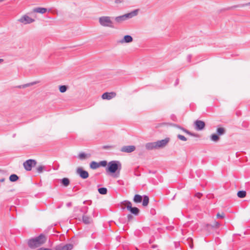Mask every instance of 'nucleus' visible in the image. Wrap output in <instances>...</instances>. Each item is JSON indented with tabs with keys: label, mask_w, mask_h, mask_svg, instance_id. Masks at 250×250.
Wrapping results in <instances>:
<instances>
[{
	"label": "nucleus",
	"mask_w": 250,
	"mask_h": 250,
	"mask_svg": "<svg viewBox=\"0 0 250 250\" xmlns=\"http://www.w3.org/2000/svg\"><path fill=\"white\" fill-rule=\"evenodd\" d=\"M46 241V237L45 235L43 234H41L38 237L28 240L27 244L30 248L34 249L44 244Z\"/></svg>",
	"instance_id": "nucleus-1"
},
{
	"label": "nucleus",
	"mask_w": 250,
	"mask_h": 250,
	"mask_svg": "<svg viewBox=\"0 0 250 250\" xmlns=\"http://www.w3.org/2000/svg\"><path fill=\"white\" fill-rule=\"evenodd\" d=\"M169 141V138H166L165 139L157 141L156 142L147 143L146 144L145 147L148 150L163 148L167 146Z\"/></svg>",
	"instance_id": "nucleus-2"
},
{
	"label": "nucleus",
	"mask_w": 250,
	"mask_h": 250,
	"mask_svg": "<svg viewBox=\"0 0 250 250\" xmlns=\"http://www.w3.org/2000/svg\"><path fill=\"white\" fill-rule=\"evenodd\" d=\"M122 165L119 161H112L108 163L106 170L107 172L110 173H115L117 172V174H116V177H118Z\"/></svg>",
	"instance_id": "nucleus-3"
},
{
	"label": "nucleus",
	"mask_w": 250,
	"mask_h": 250,
	"mask_svg": "<svg viewBox=\"0 0 250 250\" xmlns=\"http://www.w3.org/2000/svg\"><path fill=\"white\" fill-rule=\"evenodd\" d=\"M138 9L134 10L130 13L116 17L115 18V20L117 22L120 23L127 19H131L132 17L137 16L138 13Z\"/></svg>",
	"instance_id": "nucleus-4"
},
{
	"label": "nucleus",
	"mask_w": 250,
	"mask_h": 250,
	"mask_svg": "<svg viewBox=\"0 0 250 250\" xmlns=\"http://www.w3.org/2000/svg\"><path fill=\"white\" fill-rule=\"evenodd\" d=\"M99 22L103 26L114 28L113 22L111 20V18L108 16H103L99 18Z\"/></svg>",
	"instance_id": "nucleus-5"
},
{
	"label": "nucleus",
	"mask_w": 250,
	"mask_h": 250,
	"mask_svg": "<svg viewBox=\"0 0 250 250\" xmlns=\"http://www.w3.org/2000/svg\"><path fill=\"white\" fill-rule=\"evenodd\" d=\"M126 206L125 208H126V209L129 211L133 215L137 216L140 212L139 209L137 207H132V203L130 202H126Z\"/></svg>",
	"instance_id": "nucleus-6"
},
{
	"label": "nucleus",
	"mask_w": 250,
	"mask_h": 250,
	"mask_svg": "<svg viewBox=\"0 0 250 250\" xmlns=\"http://www.w3.org/2000/svg\"><path fill=\"white\" fill-rule=\"evenodd\" d=\"M37 162L35 160L29 159L24 162L23 164L24 168L27 171H30L32 167L36 166Z\"/></svg>",
	"instance_id": "nucleus-7"
},
{
	"label": "nucleus",
	"mask_w": 250,
	"mask_h": 250,
	"mask_svg": "<svg viewBox=\"0 0 250 250\" xmlns=\"http://www.w3.org/2000/svg\"><path fill=\"white\" fill-rule=\"evenodd\" d=\"M76 173L80 176L81 178L83 179H85L89 176L88 172L87 171L83 170V168L80 167L77 168Z\"/></svg>",
	"instance_id": "nucleus-8"
},
{
	"label": "nucleus",
	"mask_w": 250,
	"mask_h": 250,
	"mask_svg": "<svg viewBox=\"0 0 250 250\" xmlns=\"http://www.w3.org/2000/svg\"><path fill=\"white\" fill-rule=\"evenodd\" d=\"M18 21L24 24H26L32 23L35 21V20L29 17L28 16L24 15L22 16L20 19H19Z\"/></svg>",
	"instance_id": "nucleus-9"
},
{
	"label": "nucleus",
	"mask_w": 250,
	"mask_h": 250,
	"mask_svg": "<svg viewBox=\"0 0 250 250\" xmlns=\"http://www.w3.org/2000/svg\"><path fill=\"white\" fill-rule=\"evenodd\" d=\"M73 248V245L71 244H67L64 245H58L55 248V250H71Z\"/></svg>",
	"instance_id": "nucleus-10"
},
{
	"label": "nucleus",
	"mask_w": 250,
	"mask_h": 250,
	"mask_svg": "<svg viewBox=\"0 0 250 250\" xmlns=\"http://www.w3.org/2000/svg\"><path fill=\"white\" fill-rule=\"evenodd\" d=\"M194 125L195 126V129L197 130H202L205 127V123L204 122L201 120H196L194 122Z\"/></svg>",
	"instance_id": "nucleus-11"
},
{
	"label": "nucleus",
	"mask_w": 250,
	"mask_h": 250,
	"mask_svg": "<svg viewBox=\"0 0 250 250\" xmlns=\"http://www.w3.org/2000/svg\"><path fill=\"white\" fill-rule=\"evenodd\" d=\"M116 94L114 92H105L104 94H103L102 98H103V99L109 100L114 98L116 96Z\"/></svg>",
	"instance_id": "nucleus-12"
},
{
	"label": "nucleus",
	"mask_w": 250,
	"mask_h": 250,
	"mask_svg": "<svg viewBox=\"0 0 250 250\" xmlns=\"http://www.w3.org/2000/svg\"><path fill=\"white\" fill-rule=\"evenodd\" d=\"M135 150V146H124L122 147L121 151L124 152L130 153Z\"/></svg>",
	"instance_id": "nucleus-13"
},
{
	"label": "nucleus",
	"mask_w": 250,
	"mask_h": 250,
	"mask_svg": "<svg viewBox=\"0 0 250 250\" xmlns=\"http://www.w3.org/2000/svg\"><path fill=\"white\" fill-rule=\"evenodd\" d=\"M133 41V38L130 35H125L124 38L118 41L120 43H130Z\"/></svg>",
	"instance_id": "nucleus-14"
},
{
	"label": "nucleus",
	"mask_w": 250,
	"mask_h": 250,
	"mask_svg": "<svg viewBox=\"0 0 250 250\" xmlns=\"http://www.w3.org/2000/svg\"><path fill=\"white\" fill-rule=\"evenodd\" d=\"M33 11L34 12L44 14L47 12V9L43 7H37L34 8Z\"/></svg>",
	"instance_id": "nucleus-15"
},
{
	"label": "nucleus",
	"mask_w": 250,
	"mask_h": 250,
	"mask_svg": "<svg viewBox=\"0 0 250 250\" xmlns=\"http://www.w3.org/2000/svg\"><path fill=\"white\" fill-rule=\"evenodd\" d=\"M143 200V196L139 194H135L133 198V201L135 203H140Z\"/></svg>",
	"instance_id": "nucleus-16"
},
{
	"label": "nucleus",
	"mask_w": 250,
	"mask_h": 250,
	"mask_svg": "<svg viewBox=\"0 0 250 250\" xmlns=\"http://www.w3.org/2000/svg\"><path fill=\"white\" fill-rule=\"evenodd\" d=\"M60 181L61 183L64 187H67L70 184V180L67 178H63Z\"/></svg>",
	"instance_id": "nucleus-17"
},
{
	"label": "nucleus",
	"mask_w": 250,
	"mask_h": 250,
	"mask_svg": "<svg viewBox=\"0 0 250 250\" xmlns=\"http://www.w3.org/2000/svg\"><path fill=\"white\" fill-rule=\"evenodd\" d=\"M83 221L85 224H89L92 222V219L90 217L83 215Z\"/></svg>",
	"instance_id": "nucleus-18"
},
{
	"label": "nucleus",
	"mask_w": 250,
	"mask_h": 250,
	"mask_svg": "<svg viewBox=\"0 0 250 250\" xmlns=\"http://www.w3.org/2000/svg\"><path fill=\"white\" fill-rule=\"evenodd\" d=\"M143 203L142 205L144 207H146L148 205L149 203V198L147 195H144L143 196Z\"/></svg>",
	"instance_id": "nucleus-19"
},
{
	"label": "nucleus",
	"mask_w": 250,
	"mask_h": 250,
	"mask_svg": "<svg viewBox=\"0 0 250 250\" xmlns=\"http://www.w3.org/2000/svg\"><path fill=\"white\" fill-rule=\"evenodd\" d=\"M217 133L218 135H223L226 133V129L222 127H218L216 130Z\"/></svg>",
	"instance_id": "nucleus-20"
},
{
	"label": "nucleus",
	"mask_w": 250,
	"mask_h": 250,
	"mask_svg": "<svg viewBox=\"0 0 250 250\" xmlns=\"http://www.w3.org/2000/svg\"><path fill=\"white\" fill-rule=\"evenodd\" d=\"M100 167V165H99V163H97L95 161H92L90 164V167L91 169H95Z\"/></svg>",
	"instance_id": "nucleus-21"
},
{
	"label": "nucleus",
	"mask_w": 250,
	"mask_h": 250,
	"mask_svg": "<svg viewBox=\"0 0 250 250\" xmlns=\"http://www.w3.org/2000/svg\"><path fill=\"white\" fill-rule=\"evenodd\" d=\"M37 83V82H32V83H27L24 84L23 85H19V86H18V87L20 88H25V87H27L33 85L34 84H35Z\"/></svg>",
	"instance_id": "nucleus-22"
},
{
	"label": "nucleus",
	"mask_w": 250,
	"mask_h": 250,
	"mask_svg": "<svg viewBox=\"0 0 250 250\" xmlns=\"http://www.w3.org/2000/svg\"><path fill=\"white\" fill-rule=\"evenodd\" d=\"M210 139L212 141H214V142H218L219 139H220V138L219 137V135H217L216 134H212L211 136H210Z\"/></svg>",
	"instance_id": "nucleus-23"
},
{
	"label": "nucleus",
	"mask_w": 250,
	"mask_h": 250,
	"mask_svg": "<svg viewBox=\"0 0 250 250\" xmlns=\"http://www.w3.org/2000/svg\"><path fill=\"white\" fill-rule=\"evenodd\" d=\"M246 194H247L246 191H244V190L239 191L237 194L238 197L239 198H241L245 197L246 196Z\"/></svg>",
	"instance_id": "nucleus-24"
},
{
	"label": "nucleus",
	"mask_w": 250,
	"mask_h": 250,
	"mask_svg": "<svg viewBox=\"0 0 250 250\" xmlns=\"http://www.w3.org/2000/svg\"><path fill=\"white\" fill-rule=\"evenodd\" d=\"M19 179V177L15 174H11L9 177V180L11 182H16Z\"/></svg>",
	"instance_id": "nucleus-25"
},
{
	"label": "nucleus",
	"mask_w": 250,
	"mask_h": 250,
	"mask_svg": "<svg viewBox=\"0 0 250 250\" xmlns=\"http://www.w3.org/2000/svg\"><path fill=\"white\" fill-rule=\"evenodd\" d=\"M99 192L102 195L106 194L107 192V189L105 188H98Z\"/></svg>",
	"instance_id": "nucleus-26"
},
{
	"label": "nucleus",
	"mask_w": 250,
	"mask_h": 250,
	"mask_svg": "<svg viewBox=\"0 0 250 250\" xmlns=\"http://www.w3.org/2000/svg\"><path fill=\"white\" fill-rule=\"evenodd\" d=\"M87 155H88L87 154H85L83 152H81L79 154L78 158L80 160H83V159H85V158H86Z\"/></svg>",
	"instance_id": "nucleus-27"
},
{
	"label": "nucleus",
	"mask_w": 250,
	"mask_h": 250,
	"mask_svg": "<svg viewBox=\"0 0 250 250\" xmlns=\"http://www.w3.org/2000/svg\"><path fill=\"white\" fill-rule=\"evenodd\" d=\"M67 89V87L66 85H61L59 87V90L61 93H64L65 92Z\"/></svg>",
	"instance_id": "nucleus-28"
},
{
	"label": "nucleus",
	"mask_w": 250,
	"mask_h": 250,
	"mask_svg": "<svg viewBox=\"0 0 250 250\" xmlns=\"http://www.w3.org/2000/svg\"><path fill=\"white\" fill-rule=\"evenodd\" d=\"M127 202L129 201L127 200H125L121 203L120 207L123 210H125V209H126V208H125V207L126 206V202Z\"/></svg>",
	"instance_id": "nucleus-29"
},
{
	"label": "nucleus",
	"mask_w": 250,
	"mask_h": 250,
	"mask_svg": "<svg viewBox=\"0 0 250 250\" xmlns=\"http://www.w3.org/2000/svg\"><path fill=\"white\" fill-rule=\"evenodd\" d=\"M88 208L87 207H83L80 209V210L83 213L86 214L88 211Z\"/></svg>",
	"instance_id": "nucleus-30"
},
{
	"label": "nucleus",
	"mask_w": 250,
	"mask_h": 250,
	"mask_svg": "<svg viewBox=\"0 0 250 250\" xmlns=\"http://www.w3.org/2000/svg\"><path fill=\"white\" fill-rule=\"evenodd\" d=\"M177 138L179 139H180L182 141H186L187 140V139L186 137H185L184 136L181 135V134H178L177 135Z\"/></svg>",
	"instance_id": "nucleus-31"
},
{
	"label": "nucleus",
	"mask_w": 250,
	"mask_h": 250,
	"mask_svg": "<svg viewBox=\"0 0 250 250\" xmlns=\"http://www.w3.org/2000/svg\"><path fill=\"white\" fill-rule=\"evenodd\" d=\"M107 162L106 161H102L99 163V165H100V167L102 166L103 167H105L107 165Z\"/></svg>",
	"instance_id": "nucleus-32"
},
{
	"label": "nucleus",
	"mask_w": 250,
	"mask_h": 250,
	"mask_svg": "<svg viewBox=\"0 0 250 250\" xmlns=\"http://www.w3.org/2000/svg\"><path fill=\"white\" fill-rule=\"evenodd\" d=\"M220 225V223L218 222L214 221L213 224L211 225V227L213 228H218Z\"/></svg>",
	"instance_id": "nucleus-33"
},
{
	"label": "nucleus",
	"mask_w": 250,
	"mask_h": 250,
	"mask_svg": "<svg viewBox=\"0 0 250 250\" xmlns=\"http://www.w3.org/2000/svg\"><path fill=\"white\" fill-rule=\"evenodd\" d=\"M43 167L42 166H39L37 168V170L38 171V172L39 173H41L42 172V170H43Z\"/></svg>",
	"instance_id": "nucleus-34"
},
{
	"label": "nucleus",
	"mask_w": 250,
	"mask_h": 250,
	"mask_svg": "<svg viewBox=\"0 0 250 250\" xmlns=\"http://www.w3.org/2000/svg\"><path fill=\"white\" fill-rule=\"evenodd\" d=\"M224 216H225V215H224V213H222L221 214L218 213L217 214V217L218 218H223L224 217Z\"/></svg>",
	"instance_id": "nucleus-35"
},
{
	"label": "nucleus",
	"mask_w": 250,
	"mask_h": 250,
	"mask_svg": "<svg viewBox=\"0 0 250 250\" xmlns=\"http://www.w3.org/2000/svg\"><path fill=\"white\" fill-rule=\"evenodd\" d=\"M203 195L202 193L200 192H197L195 194V196L197 197L198 198H201L202 196Z\"/></svg>",
	"instance_id": "nucleus-36"
},
{
	"label": "nucleus",
	"mask_w": 250,
	"mask_h": 250,
	"mask_svg": "<svg viewBox=\"0 0 250 250\" xmlns=\"http://www.w3.org/2000/svg\"><path fill=\"white\" fill-rule=\"evenodd\" d=\"M191 58H192V56H191V55H190V54L188 55L187 56V61H188V62H191Z\"/></svg>",
	"instance_id": "nucleus-37"
},
{
	"label": "nucleus",
	"mask_w": 250,
	"mask_h": 250,
	"mask_svg": "<svg viewBox=\"0 0 250 250\" xmlns=\"http://www.w3.org/2000/svg\"><path fill=\"white\" fill-rule=\"evenodd\" d=\"M127 218L128 221H130L133 219V216L131 214H128L127 216Z\"/></svg>",
	"instance_id": "nucleus-38"
},
{
	"label": "nucleus",
	"mask_w": 250,
	"mask_h": 250,
	"mask_svg": "<svg viewBox=\"0 0 250 250\" xmlns=\"http://www.w3.org/2000/svg\"><path fill=\"white\" fill-rule=\"evenodd\" d=\"M188 134L191 136H193V137H198V135L197 134L192 133L190 131L189 132V133Z\"/></svg>",
	"instance_id": "nucleus-39"
},
{
	"label": "nucleus",
	"mask_w": 250,
	"mask_h": 250,
	"mask_svg": "<svg viewBox=\"0 0 250 250\" xmlns=\"http://www.w3.org/2000/svg\"><path fill=\"white\" fill-rule=\"evenodd\" d=\"M123 2V0H115V2L117 4H119Z\"/></svg>",
	"instance_id": "nucleus-40"
},
{
	"label": "nucleus",
	"mask_w": 250,
	"mask_h": 250,
	"mask_svg": "<svg viewBox=\"0 0 250 250\" xmlns=\"http://www.w3.org/2000/svg\"><path fill=\"white\" fill-rule=\"evenodd\" d=\"M181 129H182L183 131H184L185 132H186L187 134H188L189 133V131H188V130H187V129H185V128H182V127L181 128Z\"/></svg>",
	"instance_id": "nucleus-41"
},
{
	"label": "nucleus",
	"mask_w": 250,
	"mask_h": 250,
	"mask_svg": "<svg viewBox=\"0 0 250 250\" xmlns=\"http://www.w3.org/2000/svg\"><path fill=\"white\" fill-rule=\"evenodd\" d=\"M181 129H182L183 131H184L185 132H186L187 134H188L189 133V131H188V130H187V129H185V128H182V127L181 128Z\"/></svg>",
	"instance_id": "nucleus-42"
},
{
	"label": "nucleus",
	"mask_w": 250,
	"mask_h": 250,
	"mask_svg": "<svg viewBox=\"0 0 250 250\" xmlns=\"http://www.w3.org/2000/svg\"><path fill=\"white\" fill-rule=\"evenodd\" d=\"M37 250H52L50 249H48V248H41L38 249Z\"/></svg>",
	"instance_id": "nucleus-43"
},
{
	"label": "nucleus",
	"mask_w": 250,
	"mask_h": 250,
	"mask_svg": "<svg viewBox=\"0 0 250 250\" xmlns=\"http://www.w3.org/2000/svg\"><path fill=\"white\" fill-rule=\"evenodd\" d=\"M111 147H112V146H104L103 147V148L104 149H107V148H111Z\"/></svg>",
	"instance_id": "nucleus-44"
},
{
	"label": "nucleus",
	"mask_w": 250,
	"mask_h": 250,
	"mask_svg": "<svg viewBox=\"0 0 250 250\" xmlns=\"http://www.w3.org/2000/svg\"><path fill=\"white\" fill-rule=\"evenodd\" d=\"M178 83H179V79H177L176 80V81H175V85L176 86V85H178Z\"/></svg>",
	"instance_id": "nucleus-45"
},
{
	"label": "nucleus",
	"mask_w": 250,
	"mask_h": 250,
	"mask_svg": "<svg viewBox=\"0 0 250 250\" xmlns=\"http://www.w3.org/2000/svg\"><path fill=\"white\" fill-rule=\"evenodd\" d=\"M87 202H89V205H90L91 204V201H84L83 203V204H86V203Z\"/></svg>",
	"instance_id": "nucleus-46"
},
{
	"label": "nucleus",
	"mask_w": 250,
	"mask_h": 250,
	"mask_svg": "<svg viewBox=\"0 0 250 250\" xmlns=\"http://www.w3.org/2000/svg\"><path fill=\"white\" fill-rule=\"evenodd\" d=\"M66 206H67V207H70V206H71V202H69V203H67V204H66Z\"/></svg>",
	"instance_id": "nucleus-47"
},
{
	"label": "nucleus",
	"mask_w": 250,
	"mask_h": 250,
	"mask_svg": "<svg viewBox=\"0 0 250 250\" xmlns=\"http://www.w3.org/2000/svg\"><path fill=\"white\" fill-rule=\"evenodd\" d=\"M4 180H5L4 178H2V179H0V182H3L4 181Z\"/></svg>",
	"instance_id": "nucleus-48"
},
{
	"label": "nucleus",
	"mask_w": 250,
	"mask_h": 250,
	"mask_svg": "<svg viewBox=\"0 0 250 250\" xmlns=\"http://www.w3.org/2000/svg\"><path fill=\"white\" fill-rule=\"evenodd\" d=\"M78 209H79L78 207H75L74 208V211H77L78 210Z\"/></svg>",
	"instance_id": "nucleus-49"
},
{
	"label": "nucleus",
	"mask_w": 250,
	"mask_h": 250,
	"mask_svg": "<svg viewBox=\"0 0 250 250\" xmlns=\"http://www.w3.org/2000/svg\"><path fill=\"white\" fill-rule=\"evenodd\" d=\"M193 245L192 243L190 245V247L192 249V248H193Z\"/></svg>",
	"instance_id": "nucleus-50"
},
{
	"label": "nucleus",
	"mask_w": 250,
	"mask_h": 250,
	"mask_svg": "<svg viewBox=\"0 0 250 250\" xmlns=\"http://www.w3.org/2000/svg\"><path fill=\"white\" fill-rule=\"evenodd\" d=\"M3 62V60L2 59H0V62Z\"/></svg>",
	"instance_id": "nucleus-51"
},
{
	"label": "nucleus",
	"mask_w": 250,
	"mask_h": 250,
	"mask_svg": "<svg viewBox=\"0 0 250 250\" xmlns=\"http://www.w3.org/2000/svg\"><path fill=\"white\" fill-rule=\"evenodd\" d=\"M250 5V2L247 4V5Z\"/></svg>",
	"instance_id": "nucleus-52"
},
{
	"label": "nucleus",
	"mask_w": 250,
	"mask_h": 250,
	"mask_svg": "<svg viewBox=\"0 0 250 250\" xmlns=\"http://www.w3.org/2000/svg\"><path fill=\"white\" fill-rule=\"evenodd\" d=\"M4 0H0V2L3 1Z\"/></svg>",
	"instance_id": "nucleus-53"
}]
</instances>
